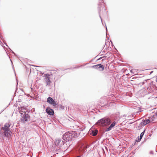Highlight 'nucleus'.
<instances>
[{
  "label": "nucleus",
  "instance_id": "1",
  "mask_svg": "<svg viewBox=\"0 0 157 157\" xmlns=\"http://www.w3.org/2000/svg\"><path fill=\"white\" fill-rule=\"evenodd\" d=\"M111 120L108 118L104 117L98 121L96 124L102 126H106L110 124Z\"/></svg>",
  "mask_w": 157,
  "mask_h": 157
},
{
  "label": "nucleus",
  "instance_id": "2",
  "mask_svg": "<svg viewBox=\"0 0 157 157\" xmlns=\"http://www.w3.org/2000/svg\"><path fill=\"white\" fill-rule=\"evenodd\" d=\"M63 143H65L67 141L72 140V138L70 132H67L63 135Z\"/></svg>",
  "mask_w": 157,
  "mask_h": 157
},
{
  "label": "nucleus",
  "instance_id": "3",
  "mask_svg": "<svg viewBox=\"0 0 157 157\" xmlns=\"http://www.w3.org/2000/svg\"><path fill=\"white\" fill-rule=\"evenodd\" d=\"M10 125L9 124V123H6L3 127H2V129L4 130V134L5 136H9L10 134L9 132H7L9 131V128L10 127Z\"/></svg>",
  "mask_w": 157,
  "mask_h": 157
},
{
  "label": "nucleus",
  "instance_id": "4",
  "mask_svg": "<svg viewBox=\"0 0 157 157\" xmlns=\"http://www.w3.org/2000/svg\"><path fill=\"white\" fill-rule=\"evenodd\" d=\"M21 114V121L24 123L27 121L29 117V115L26 113H22Z\"/></svg>",
  "mask_w": 157,
  "mask_h": 157
},
{
  "label": "nucleus",
  "instance_id": "5",
  "mask_svg": "<svg viewBox=\"0 0 157 157\" xmlns=\"http://www.w3.org/2000/svg\"><path fill=\"white\" fill-rule=\"evenodd\" d=\"M47 101L51 105H53V106H56L57 105L56 102L51 97L48 98Z\"/></svg>",
  "mask_w": 157,
  "mask_h": 157
},
{
  "label": "nucleus",
  "instance_id": "6",
  "mask_svg": "<svg viewBox=\"0 0 157 157\" xmlns=\"http://www.w3.org/2000/svg\"><path fill=\"white\" fill-rule=\"evenodd\" d=\"M157 113H153V114L151 115L150 117H148V118L151 120V122H152L157 118Z\"/></svg>",
  "mask_w": 157,
  "mask_h": 157
},
{
  "label": "nucleus",
  "instance_id": "7",
  "mask_svg": "<svg viewBox=\"0 0 157 157\" xmlns=\"http://www.w3.org/2000/svg\"><path fill=\"white\" fill-rule=\"evenodd\" d=\"M93 67L97 69H99L101 71H103L104 69L103 66L101 64L94 65Z\"/></svg>",
  "mask_w": 157,
  "mask_h": 157
},
{
  "label": "nucleus",
  "instance_id": "8",
  "mask_svg": "<svg viewBox=\"0 0 157 157\" xmlns=\"http://www.w3.org/2000/svg\"><path fill=\"white\" fill-rule=\"evenodd\" d=\"M46 112L48 115H53L54 113V110L49 107H48L46 109Z\"/></svg>",
  "mask_w": 157,
  "mask_h": 157
},
{
  "label": "nucleus",
  "instance_id": "9",
  "mask_svg": "<svg viewBox=\"0 0 157 157\" xmlns=\"http://www.w3.org/2000/svg\"><path fill=\"white\" fill-rule=\"evenodd\" d=\"M116 122L115 121H113L112 124H110V126L109 127V128H106L105 129L106 132H108V131L111 130L112 128L115 125H116Z\"/></svg>",
  "mask_w": 157,
  "mask_h": 157
},
{
  "label": "nucleus",
  "instance_id": "10",
  "mask_svg": "<svg viewBox=\"0 0 157 157\" xmlns=\"http://www.w3.org/2000/svg\"><path fill=\"white\" fill-rule=\"evenodd\" d=\"M46 82L47 85H50L51 83L50 80L49 78L50 75L49 74H46Z\"/></svg>",
  "mask_w": 157,
  "mask_h": 157
},
{
  "label": "nucleus",
  "instance_id": "11",
  "mask_svg": "<svg viewBox=\"0 0 157 157\" xmlns=\"http://www.w3.org/2000/svg\"><path fill=\"white\" fill-rule=\"evenodd\" d=\"M18 110L20 113H25V111H26V109L24 107H21V108H18Z\"/></svg>",
  "mask_w": 157,
  "mask_h": 157
},
{
  "label": "nucleus",
  "instance_id": "12",
  "mask_svg": "<svg viewBox=\"0 0 157 157\" xmlns=\"http://www.w3.org/2000/svg\"><path fill=\"white\" fill-rule=\"evenodd\" d=\"M72 139L77 137V134L75 131H71L70 132Z\"/></svg>",
  "mask_w": 157,
  "mask_h": 157
},
{
  "label": "nucleus",
  "instance_id": "13",
  "mask_svg": "<svg viewBox=\"0 0 157 157\" xmlns=\"http://www.w3.org/2000/svg\"><path fill=\"white\" fill-rule=\"evenodd\" d=\"M147 123L146 122L145 120L143 121L142 122H141V123L139 124V127H142V126H144L146 125Z\"/></svg>",
  "mask_w": 157,
  "mask_h": 157
},
{
  "label": "nucleus",
  "instance_id": "14",
  "mask_svg": "<svg viewBox=\"0 0 157 157\" xmlns=\"http://www.w3.org/2000/svg\"><path fill=\"white\" fill-rule=\"evenodd\" d=\"M145 132V130H144V131L142 132L140 134V137L139 138H138V140H137V142H139L141 140V139L142 138Z\"/></svg>",
  "mask_w": 157,
  "mask_h": 157
},
{
  "label": "nucleus",
  "instance_id": "15",
  "mask_svg": "<svg viewBox=\"0 0 157 157\" xmlns=\"http://www.w3.org/2000/svg\"><path fill=\"white\" fill-rule=\"evenodd\" d=\"M61 141V140L59 139H56V140L55 141V144L56 145H58L60 143V141Z\"/></svg>",
  "mask_w": 157,
  "mask_h": 157
},
{
  "label": "nucleus",
  "instance_id": "16",
  "mask_svg": "<svg viewBox=\"0 0 157 157\" xmlns=\"http://www.w3.org/2000/svg\"><path fill=\"white\" fill-rule=\"evenodd\" d=\"M98 130H95L94 131H93L92 132V135L93 136H95L97 135V133H98Z\"/></svg>",
  "mask_w": 157,
  "mask_h": 157
},
{
  "label": "nucleus",
  "instance_id": "17",
  "mask_svg": "<svg viewBox=\"0 0 157 157\" xmlns=\"http://www.w3.org/2000/svg\"><path fill=\"white\" fill-rule=\"evenodd\" d=\"M103 0H99V2L101 5H102L103 6H104V3L102 2Z\"/></svg>",
  "mask_w": 157,
  "mask_h": 157
},
{
  "label": "nucleus",
  "instance_id": "18",
  "mask_svg": "<svg viewBox=\"0 0 157 157\" xmlns=\"http://www.w3.org/2000/svg\"><path fill=\"white\" fill-rule=\"evenodd\" d=\"M145 121H146V122L147 123V124H148L149 123L151 122V120H150V119L148 118L147 119H146L145 120Z\"/></svg>",
  "mask_w": 157,
  "mask_h": 157
},
{
  "label": "nucleus",
  "instance_id": "19",
  "mask_svg": "<svg viewBox=\"0 0 157 157\" xmlns=\"http://www.w3.org/2000/svg\"><path fill=\"white\" fill-rule=\"evenodd\" d=\"M147 90H148L150 93L151 92V89L150 87H148L147 88Z\"/></svg>",
  "mask_w": 157,
  "mask_h": 157
},
{
  "label": "nucleus",
  "instance_id": "20",
  "mask_svg": "<svg viewBox=\"0 0 157 157\" xmlns=\"http://www.w3.org/2000/svg\"><path fill=\"white\" fill-rule=\"evenodd\" d=\"M149 153H150V154H152V155H153V151H150Z\"/></svg>",
  "mask_w": 157,
  "mask_h": 157
},
{
  "label": "nucleus",
  "instance_id": "21",
  "mask_svg": "<svg viewBox=\"0 0 157 157\" xmlns=\"http://www.w3.org/2000/svg\"><path fill=\"white\" fill-rule=\"evenodd\" d=\"M138 128H139V129H141V127L140 126V127H139V126H138Z\"/></svg>",
  "mask_w": 157,
  "mask_h": 157
},
{
  "label": "nucleus",
  "instance_id": "22",
  "mask_svg": "<svg viewBox=\"0 0 157 157\" xmlns=\"http://www.w3.org/2000/svg\"><path fill=\"white\" fill-rule=\"evenodd\" d=\"M104 10L105 12H106V11H105V9H104Z\"/></svg>",
  "mask_w": 157,
  "mask_h": 157
},
{
  "label": "nucleus",
  "instance_id": "23",
  "mask_svg": "<svg viewBox=\"0 0 157 157\" xmlns=\"http://www.w3.org/2000/svg\"><path fill=\"white\" fill-rule=\"evenodd\" d=\"M106 30H107V28L106 27Z\"/></svg>",
  "mask_w": 157,
  "mask_h": 157
}]
</instances>
